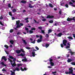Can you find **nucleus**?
Segmentation results:
<instances>
[{
    "mask_svg": "<svg viewBox=\"0 0 75 75\" xmlns=\"http://www.w3.org/2000/svg\"><path fill=\"white\" fill-rule=\"evenodd\" d=\"M69 72L67 71L65 72V74H73V72L74 71L73 70V68L71 67L70 68H69Z\"/></svg>",
    "mask_w": 75,
    "mask_h": 75,
    "instance_id": "f257e3e1",
    "label": "nucleus"
},
{
    "mask_svg": "<svg viewBox=\"0 0 75 75\" xmlns=\"http://www.w3.org/2000/svg\"><path fill=\"white\" fill-rule=\"evenodd\" d=\"M8 60H9L10 62H11V65H12V67H16V64H13L12 63L13 61H12L9 58H8Z\"/></svg>",
    "mask_w": 75,
    "mask_h": 75,
    "instance_id": "f03ea898",
    "label": "nucleus"
},
{
    "mask_svg": "<svg viewBox=\"0 0 75 75\" xmlns=\"http://www.w3.org/2000/svg\"><path fill=\"white\" fill-rule=\"evenodd\" d=\"M67 42H68L67 40H63V44L64 46H66V45H67V44H66V43H67Z\"/></svg>",
    "mask_w": 75,
    "mask_h": 75,
    "instance_id": "7ed1b4c3",
    "label": "nucleus"
},
{
    "mask_svg": "<svg viewBox=\"0 0 75 75\" xmlns=\"http://www.w3.org/2000/svg\"><path fill=\"white\" fill-rule=\"evenodd\" d=\"M72 20L75 21V19L72 18H70L69 17L67 19V21H72Z\"/></svg>",
    "mask_w": 75,
    "mask_h": 75,
    "instance_id": "20e7f679",
    "label": "nucleus"
},
{
    "mask_svg": "<svg viewBox=\"0 0 75 75\" xmlns=\"http://www.w3.org/2000/svg\"><path fill=\"white\" fill-rule=\"evenodd\" d=\"M3 59H4L5 61H7V58L5 56H3L1 58V61H3Z\"/></svg>",
    "mask_w": 75,
    "mask_h": 75,
    "instance_id": "39448f33",
    "label": "nucleus"
},
{
    "mask_svg": "<svg viewBox=\"0 0 75 75\" xmlns=\"http://www.w3.org/2000/svg\"><path fill=\"white\" fill-rule=\"evenodd\" d=\"M54 16H50V15L47 16L46 17L47 18H52Z\"/></svg>",
    "mask_w": 75,
    "mask_h": 75,
    "instance_id": "423d86ee",
    "label": "nucleus"
},
{
    "mask_svg": "<svg viewBox=\"0 0 75 75\" xmlns=\"http://www.w3.org/2000/svg\"><path fill=\"white\" fill-rule=\"evenodd\" d=\"M21 70L22 71H27V68L26 67H25L24 68V69L22 68V67H21Z\"/></svg>",
    "mask_w": 75,
    "mask_h": 75,
    "instance_id": "0eeeda50",
    "label": "nucleus"
},
{
    "mask_svg": "<svg viewBox=\"0 0 75 75\" xmlns=\"http://www.w3.org/2000/svg\"><path fill=\"white\" fill-rule=\"evenodd\" d=\"M69 50H70V52H69V53H70L71 54V55H74V54L75 53V52H72L70 49H69Z\"/></svg>",
    "mask_w": 75,
    "mask_h": 75,
    "instance_id": "6e6552de",
    "label": "nucleus"
},
{
    "mask_svg": "<svg viewBox=\"0 0 75 75\" xmlns=\"http://www.w3.org/2000/svg\"><path fill=\"white\" fill-rule=\"evenodd\" d=\"M62 35V33H60L58 34L57 35V37H61Z\"/></svg>",
    "mask_w": 75,
    "mask_h": 75,
    "instance_id": "1a4fd4ad",
    "label": "nucleus"
},
{
    "mask_svg": "<svg viewBox=\"0 0 75 75\" xmlns=\"http://www.w3.org/2000/svg\"><path fill=\"white\" fill-rule=\"evenodd\" d=\"M34 6H33L32 5H31V4H29V8H34Z\"/></svg>",
    "mask_w": 75,
    "mask_h": 75,
    "instance_id": "9d476101",
    "label": "nucleus"
},
{
    "mask_svg": "<svg viewBox=\"0 0 75 75\" xmlns=\"http://www.w3.org/2000/svg\"><path fill=\"white\" fill-rule=\"evenodd\" d=\"M16 52L17 54H20L21 52V51L19 50H16Z\"/></svg>",
    "mask_w": 75,
    "mask_h": 75,
    "instance_id": "9b49d317",
    "label": "nucleus"
},
{
    "mask_svg": "<svg viewBox=\"0 0 75 75\" xmlns=\"http://www.w3.org/2000/svg\"><path fill=\"white\" fill-rule=\"evenodd\" d=\"M35 52H34V51L32 52V55L33 57H34L35 56Z\"/></svg>",
    "mask_w": 75,
    "mask_h": 75,
    "instance_id": "f8f14e48",
    "label": "nucleus"
},
{
    "mask_svg": "<svg viewBox=\"0 0 75 75\" xmlns=\"http://www.w3.org/2000/svg\"><path fill=\"white\" fill-rule=\"evenodd\" d=\"M22 40L23 41V43L25 45H26L27 44V42H26L25 41V40H24L23 39H22Z\"/></svg>",
    "mask_w": 75,
    "mask_h": 75,
    "instance_id": "ddd939ff",
    "label": "nucleus"
},
{
    "mask_svg": "<svg viewBox=\"0 0 75 75\" xmlns=\"http://www.w3.org/2000/svg\"><path fill=\"white\" fill-rule=\"evenodd\" d=\"M50 65H51V66L52 67H53V66H54V63H53L52 62H50Z\"/></svg>",
    "mask_w": 75,
    "mask_h": 75,
    "instance_id": "4468645a",
    "label": "nucleus"
},
{
    "mask_svg": "<svg viewBox=\"0 0 75 75\" xmlns=\"http://www.w3.org/2000/svg\"><path fill=\"white\" fill-rule=\"evenodd\" d=\"M21 3H23L24 4H25L26 3H27V2L26 1H25L24 0L21 1Z\"/></svg>",
    "mask_w": 75,
    "mask_h": 75,
    "instance_id": "2eb2a0df",
    "label": "nucleus"
},
{
    "mask_svg": "<svg viewBox=\"0 0 75 75\" xmlns=\"http://www.w3.org/2000/svg\"><path fill=\"white\" fill-rule=\"evenodd\" d=\"M22 61H23V62H24L25 61V62H27V59L26 58H25L23 59H22Z\"/></svg>",
    "mask_w": 75,
    "mask_h": 75,
    "instance_id": "dca6fc26",
    "label": "nucleus"
},
{
    "mask_svg": "<svg viewBox=\"0 0 75 75\" xmlns=\"http://www.w3.org/2000/svg\"><path fill=\"white\" fill-rule=\"evenodd\" d=\"M49 45H50V44L46 43L45 44V47L46 48H47V47H49Z\"/></svg>",
    "mask_w": 75,
    "mask_h": 75,
    "instance_id": "f3484780",
    "label": "nucleus"
},
{
    "mask_svg": "<svg viewBox=\"0 0 75 75\" xmlns=\"http://www.w3.org/2000/svg\"><path fill=\"white\" fill-rule=\"evenodd\" d=\"M1 64L3 65V66H4L5 67H6V65L4 63V62H1Z\"/></svg>",
    "mask_w": 75,
    "mask_h": 75,
    "instance_id": "a211bd4d",
    "label": "nucleus"
},
{
    "mask_svg": "<svg viewBox=\"0 0 75 75\" xmlns=\"http://www.w3.org/2000/svg\"><path fill=\"white\" fill-rule=\"evenodd\" d=\"M72 61V59H69L67 60V62H68L69 63L71 62Z\"/></svg>",
    "mask_w": 75,
    "mask_h": 75,
    "instance_id": "6ab92c4d",
    "label": "nucleus"
},
{
    "mask_svg": "<svg viewBox=\"0 0 75 75\" xmlns=\"http://www.w3.org/2000/svg\"><path fill=\"white\" fill-rule=\"evenodd\" d=\"M16 24H20V21L18 20L17 21H16Z\"/></svg>",
    "mask_w": 75,
    "mask_h": 75,
    "instance_id": "aec40b11",
    "label": "nucleus"
},
{
    "mask_svg": "<svg viewBox=\"0 0 75 75\" xmlns=\"http://www.w3.org/2000/svg\"><path fill=\"white\" fill-rule=\"evenodd\" d=\"M10 42L11 44H14V41L13 40H10Z\"/></svg>",
    "mask_w": 75,
    "mask_h": 75,
    "instance_id": "412c9836",
    "label": "nucleus"
},
{
    "mask_svg": "<svg viewBox=\"0 0 75 75\" xmlns=\"http://www.w3.org/2000/svg\"><path fill=\"white\" fill-rule=\"evenodd\" d=\"M48 31V34H50V33L52 32V30L51 29H49Z\"/></svg>",
    "mask_w": 75,
    "mask_h": 75,
    "instance_id": "4be33fe9",
    "label": "nucleus"
},
{
    "mask_svg": "<svg viewBox=\"0 0 75 75\" xmlns=\"http://www.w3.org/2000/svg\"><path fill=\"white\" fill-rule=\"evenodd\" d=\"M37 41V42H38V43H39L40 42H41L42 41L41 40V39H38Z\"/></svg>",
    "mask_w": 75,
    "mask_h": 75,
    "instance_id": "5701e85b",
    "label": "nucleus"
},
{
    "mask_svg": "<svg viewBox=\"0 0 75 75\" xmlns=\"http://www.w3.org/2000/svg\"><path fill=\"white\" fill-rule=\"evenodd\" d=\"M16 71H20V70L19 69V68L16 67Z\"/></svg>",
    "mask_w": 75,
    "mask_h": 75,
    "instance_id": "b1692460",
    "label": "nucleus"
},
{
    "mask_svg": "<svg viewBox=\"0 0 75 75\" xmlns=\"http://www.w3.org/2000/svg\"><path fill=\"white\" fill-rule=\"evenodd\" d=\"M38 28L39 30H42V27L41 26H40L38 27Z\"/></svg>",
    "mask_w": 75,
    "mask_h": 75,
    "instance_id": "393cba45",
    "label": "nucleus"
},
{
    "mask_svg": "<svg viewBox=\"0 0 75 75\" xmlns=\"http://www.w3.org/2000/svg\"><path fill=\"white\" fill-rule=\"evenodd\" d=\"M49 5L50 7H54V6H53L51 4H49Z\"/></svg>",
    "mask_w": 75,
    "mask_h": 75,
    "instance_id": "a878e982",
    "label": "nucleus"
},
{
    "mask_svg": "<svg viewBox=\"0 0 75 75\" xmlns=\"http://www.w3.org/2000/svg\"><path fill=\"white\" fill-rule=\"evenodd\" d=\"M4 47L5 48H6L7 49H8V46L7 45H5L4 46Z\"/></svg>",
    "mask_w": 75,
    "mask_h": 75,
    "instance_id": "bb28decb",
    "label": "nucleus"
},
{
    "mask_svg": "<svg viewBox=\"0 0 75 75\" xmlns=\"http://www.w3.org/2000/svg\"><path fill=\"white\" fill-rule=\"evenodd\" d=\"M53 22H54L53 20H50L49 21V23H53Z\"/></svg>",
    "mask_w": 75,
    "mask_h": 75,
    "instance_id": "cd10ccee",
    "label": "nucleus"
},
{
    "mask_svg": "<svg viewBox=\"0 0 75 75\" xmlns=\"http://www.w3.org/2000/svg\"><path fill=\"white\" fill-rule=\"evenodd\" d=\"M24 54H23V53H21L19 56H22V57H24Z\"/></svg>",
    "mask_w": 75,
    "mask_h": 75,
    "instance_id": "c85d7f7f",
    "label": "nucleus"
},
{
    "mask_svg": "<svg viewBox=\"0 0 75 75\" xmlns=\"http://www.w3.org/2000/svg\"><path fill=\"white\" fill-rule=\"evenodd\" d=\"M41 33L42 34H45V30H41Z\"/></svg>",
    "mask_w": 75,
    "mask_h": 75,
    "instance_id": "c756f323",
    "label": "nucleus"
},
{
    "mask_svg": "<svg viewBox=\"0 0 75 75\" xmlns=\"http://www.w3.org/2000/svg\"><path fill=\"white\" fill-rule=\"evenodd\" d=\"M21 27V26L20 25V24H18L17 25L16 28H18L19 27Z\"/></svg>",
    "mask_w": 75,
    "mask_h": 75,
    "instance_id": "7c9ffc66",
    "label": "nucleus"
},
{
    "mask_svg": "<svg viewBox=\"0 0 75 75\" xmlns=\"http://www.w3.org/2000/svg\"><path fill=\"white\" fill-rule=\"evenodd\" d=\"M12 11H13V12H16V11H17V10H16V9L14 8L13 9Z\"/></svg>",
    "mask_w": 75,
    "mask_h": 75,
    "instance_id": "2f4dec72",
    "label": "nucleus"
},
{
    "mask_svg": "<svg viewBox=\"0 0 75 75\" xmlns=\"http://www.w3.org/2000/svg\"><path fill=\"white\" fill-rule=\"evenodd\" d=\"M68 38L69 39H70V40H73V38L71 36L68 37Z\"/></svg>",
    "mask_w": 75,
    "mask_h": 75,
    "instance_id": "473e14b6",
    "label": "nucleus"
},
{
    "mask_svg": "<svg viewBox=\"0 0 75 75\" xmlns=\"http://www.w3.org/2000/svg\"><path fill=\"white\" fill-rule=\"evenodd\" d=\"M32 33H33V31L31 30H29V33L30 34H32Z\"/></svg>",
    "mask_w": 75,
    "mask_h": 75,
    "instance_id": "72a5a7b5",
    "label": "nucleus"
},
{
    "mask_svg": "<svg viewBox=\"0 0 75 75\" xmlns=\"http://www.w3.org/2000/svg\"><path fill=\"white\" fill-rule=\"evenodd\" d=\"M53 61V59H51L50 58H49V61L50 62H52Z\"/></svg>",
    "mask_w": 75,
    "mask_h": 75,
    "instance_id": "f704fd0d",
    "label": "nucleus"
},
{
    "mask_svg": "<svg viewBox=\"0 0 75 75\" xmlns=\"http://www.w3.org/2000/svg\"><path fill=\"white\" fill-rule=\"evenodd\" d=\"M9 58H11V59H14V57L13 56H9Z\"/></svg>",
    "mask_w": 75,
    "mask_h": 75,
    "instance_id": "c9c22d12",
    "label": "nucleus"
},
{
    "mask_svg": "<svg viewBox=\"0 0 75 75\" xmlns=\"http://www.w3.org/2000/svg\"><path fill=\"white\" fill-rule=\"evenodd\" d=\"M15 75V72H12L11 73V75Z\"/></svg>",
    "mask_w": 75,
    "mask_h": 75,
    "instance_id": "e433bc0d",
    "label": "nucleus"
},
{
    "mask_svg": "<svg viewBox=\"0 0 75 75\" xmlns=\"http://www.w3.org/2000/svg\"><path fill=\"white\" fill-rule=\"evenodd\" d=\"M31 43H33V44H35V40H34V41L33 42H30Z\"/></svg>",
    "mask_w": 75,
    "mask_h": 75,
    "instance_id": "4c0bfd02",
    "label": "nucleus"
},
{
    "mask_svg": "<svg viewBox=\"0 0 75 75\" xmlns=\"http://www.w3.org/2000/svg\"><path fill=\"white\" fill-rule=\"evenodd\" d=\"M34 21L35 23H37V24H38L39 23V22H37V21H36V20H35V19L33 20Z\"/></svg>",
    "mask_w": 75,
    "mask_h": 75,
    "instance_id": "58836bf2",
    "label": "nucleus"
},
{
    "mask_svg": "<svg viewBox=\"0 0 75 75\" xmlns=\"http://www.w3.org/2000/svg\"><path fill=\"white\" fill-rule=\"evenodd\" d=\"M72 65H75V62H72L71 63Z\"/></svg>",
    "mask_w": 75,
    "mask_h": 75,
    "instance_id": "ea45409f",
    "label": "nucleus"
},
{
    "mask_svg": "<svg viewBox=\"0 0 75 75\" xmlns=\"http://www.w3.org/2000/svg\"><path fill=\"white\" fill-rule=\"evenodd\" d=\"M25 48H26V49H27V50H30V47H25Z\"/></svg>",
    "mask_w": 75,
    "mask_h": 75,
    "instance_id": "a19ab883",
    "label": "nucleus"
},
{
    "mask_svg": "<svg viewBox=\"0 0 75 75\" xmlns=\"http://www.w3.org/2000/svg\"><path fill=\"white\" fill-rule=\"evenodd\" d=\"M65 7H66L67 8H68V7H69V6H68V5L66 4L65 5Z\"/></svg>",
    "mask_w": 75,
    "mask_h": 75,
    "instance_id": "79ce46f5",
    "label": "nucleus"
},
{
    "mask_svg": "<svg viewBox=\"0 0 75 75\" xmlns=\"http://www.w3.org/2000/svg\"><path fill=\"white\" fill-rule=\"evenodd\" d=\"M8 7H9V8H10V7H11V4H8Z\"/></svg>",
    "mask_w": 75,
    "mask_h": 75,
    "instance_id": "37998d69",
    "label": "nucleus"
},
{
    "mask_svg": "<svg viewBox=\"0 0 75 75\" xmlns=\"http://www.w3.org/2000/svg\"><path fill=\"white\" fill-rule=\"evenodd\" d=\"M13 32V29H11L10 30V33H12Z\"/></svg>",
    "mask_w": 75,
    "mask_h": 75,
    "instance_id": "c03bdc74",
    "label": "nucleus"
},
{
    "mask_svg": "<svg viewBox=\"0 0 75 75\" xmlns=\"http://www.w3.org/2000/svg\"><path fill=\"white\" fill-rule=\"evenodd\" d=\"M9 15L11 16H12V13H11V12H9Z\"/></svg>",
    "mask_w": 75,
    "mask_h": 75,
    "instance_id": "a18cd8bd",
    "label": "nucleus"
},
{
    "mask_svg": "<svg viewBox=\"0 0 75 75\" xmlns=\"http://www.w3.org/2000/svg\"><path fill=\"white\" fill-rule=\"evenodd\" d=\"M47 20V19L45 18H44L43 19H42V21H45Z\"/></svg>",
    "mask_w": 75,
    "mask_h": 75,
    "instance_id": "49530a36",
    "label": "nucleus"
},
{
    "mask_svg": "<svg viewBox=\"0 0 75 75\" xmlns=\"http://www.w3.org/2000/svg\"><path fill=\"white\" fill-rule=\"evenodd\" d=\"M13 62H14L15 61H16V58H14L13 59Z\"/></svg>",
    "mask_w": 75,
    "mask_h": 75,
    "instance_id": "de8ad7c7",
    "label": "nucleus"
},
{
    "mask_svg": "<svg viewBox=\"0 0 75 75\" xmlns=\"http://www.w3.org/2000/svg\"><path fill=\"white\" fill-rule=\"evenodd\" d=\"M17 65H18V67H20V66H22L21 64H18Z\"/></svg>",
    "mask_w": 75,
    "mask_h": 75,
    "instance_id": "09e8293b",
    "label": "nucleus"
},
{
    "mask_svg": "<svg viewBox=\"0 0 75 75\" xmlns=\"http://www.w3.org/2000/svg\"><path fill=\"white\" fill-rule=\"evenodd\" d=\"M40 40H42V36L40 35Z\"/></svg>",
    "mask_w": 75,
    "mask_h": 75,
    "instance_id": "8fccbe9b",
    "label": "nucleus"
},
{
    "mask_svg": "<svg viewBox=\"0 0 75 75\" xmlns=\"http://www.w3.org/2000/svg\"><path fill=\"white\" fill-rule=\"evenodd\" d=\"M3 18V17L2 16H1L0 17V20H2Z\"/></svg>",
    "mask_w": 75,
    "mask_h": 75,
    "instance_id": "3c124183",
    "label": "nucleus"
},
{
    "mask_svg": "<svg viewBox=\"0 0 75 75\" xmlns=\"http://www.w3.org/2000/svg\"><path fill=\"white\" fill-rule=\"evenodd\" d=\"M0 24H1V25H2L3 26H4V25H3V23L1 21H0Z\"/></svg>",
    "mask_w": 75,
    "mask_h": 75,
    "instance_id": "603ef678",
    "label": "nucleus"
},
{
    "mask_svg": "<svg viewBox=\"0 0 75 75\" xmlns=\"http://www.w3.org/2000/svg\"><path fill=\"white\" fill-rule=\"evenodd\" d=\"M31 30H35L36 29L35 28H33L31 29Z\"/></svg>",
    "mask_w": 75,
    "mask_h": 75,
    "instance_id": "864d4df0",
    "label": "nucleus"
},
{
    "mask_svg": "<svg viewBox=\"0 0 75 75\" xmlns=\"http://www.w3.org/2000/svg\"><path fill=\"white\" fill-rule=\"evenodd\" d=\"M62 12H61V11H60L59 12V13L60 15H62Z\"/></svg>",
    "mask_w": 75,
    "mask_h": 75,
    "instance_id": "5fc2aeb1",
    "label": "nucleus"
},
{
    "mask_svg": "<svg viewBox=\"0 0 75 75\" xmlns=\"http://www.w3.org/2000/svg\"><path fill=\"white\" fill-rule=\"evenodd\" d=\"M61 47H62V48H63L64 47V46L63 45V44H61L60 45Z\"/></svg>",
    "mask_w": 75,
    "mask_h": 75,
    "instance_id": "6e6d98bb",
    "label": "nucleus"
},
{
    "mask_svg": "<svg viewBox=\"0 0 75 75\" xmlns=\"http://www.w3.org/2000/svg\"><path fill=\"white\" fill-rule=\"evenodd\" d=\"M70 48V46H66V48L67 49V48Z\"/></svg>",
    "mask_w": 75,
    "mask_h": 75,
    "instance_id": "4d7b16f0",
    "label": "nucleus"
},
{
    "mask_svg": "<svg viewBox=\"0 0 75 75\" xmlns=\"http://www.w3.org/2000/svg\"><path fill=\"white\" fill-rule=\"evenodd\" d=\"M35 48L36 49V50H39V48H38V47L37 46L35 47Z\"/></svg>",
    "mask_w": 75,
    "mask_h": 75,
    "instance_id": "13d9d810",
    "label": "nucleus"
},
{
    "mask_svg": "<svg viewBox=\"0 0 75 75\" xmlns=\"http://www.w3.org/2000/svg\"><path fill=\"white\" fill-rule=\"evenodd\" d=\"M17 35H20L21 34V33L20 32H18L17 33Z\"/></svg>",
    "mask_w": 75,
    "mask_h": 75,
    "instance_id": "bf43d9fd",
    "label": "nucleus"
},
{
    "mask_svg": "<svg viewBox=\"0 0 75 75\" xmlns=\"http://www.w3.org/2000/svg\"><path fill=\"white\" fill-rule=\"evenodd\" d=\"M21 51H22V52H24V51L22 49H21Z\"/></svg>",
    "mask_w": 75,
    "mask_h": 75,
    "instance_id": "052dcab7",
    "label": "nucleus"
},
{
    "mask_svg": "<svg viewBox=\"0 0 75 75\" xmlns=\"http://www.w3.org/2000/svg\"><path fill=\"white\" fill-rule=\"evenodd\" d=\"M5 52H6V54H8H8H9L8 53V52L5 50Z\"/></svg>",
    "mask_w": 75,
    "mask_h": 75,
    "instance_id": "680f3d73",
    "label": "nucleus"
},
{
    "mask_svg": "<svg viewBox=\"0 0 75 75\" xmlns=\"http://www.w3.org/2000/svg\"><path fill=\"white\" fill-rule=\"evenodd\" d=\"M25 30H26V31H28V30H29L28 29V28L25 27Z\"/></svg>",
    "mask_w": 75,
    "mask_h": 75,
    "instance_id": "e2e57ef3",
    "label": "nucleus"
},
{
    "mask_svg": "<svg viewBox=\"0 0 75 75\" xmlns=\"http://www.w3.org/2000/svg\"><path fill=\"white\" fill-rule=\"evenodd\" d=\"M15 18H14V17H12V20H15Z\"/></svg>",
    "mask_w": 75,
    "mask_h": 75,
    "instance_id": "0e129e2a",
    "label": "nucleus"
},
{
    "mask_svg": "<svg viewBox=\"0 0 75 75\" xmlns=\"http://www.w3.org/2000/svg\"><path fill=\"white\" fill-rule=\"evenodd\" d=\"M46 37L48 38V37H49V35H48V34H46Z\"/></svg>",
    "mask_w": 75,
    "mask_h": 75,
    "instance_id": "69168bd1",
    "label": "nucleus"
},
{
    "mask_svg": "<svg viewBox=\"0 0 75 75\" xmlns=\"http://www.w3.org/2000/svg\"><path fill=\"white\" fill-rule=\"evenodd\" d=\"M6 70L5 69H4V68L3 69H2V71H6Z\"/></svg>",
    "mask_w": 75,
    "mask_h": 75,
    "instance_id": "338daca9",
    "label": "nucleus"
},
{
    "mask_svg": "<svg viewBox=\"0 0 75 75\" xmlns=\"http://www.w3.org/2000/svg\"><path fill=\"white\" fill-rule=\"evenodd\" d=\"M69 4H73V3L72 2H69Z\"/></svg>",
    "mask_w": 75,
    "mask_h": 75,
    "instance_id": "774afa93",
    "label": "nucleus"
}]
</instances>
